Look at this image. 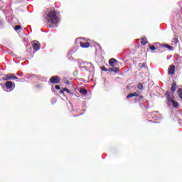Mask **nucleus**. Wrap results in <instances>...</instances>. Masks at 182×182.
Here are the masks:
<instances>
[{"mask_svg": "<svg viewBox=\"0 0 182 182\" xmlns=\"http://www.w3.org/2000/svg\"><path fill=\"white\" fill-rule=\"evenodd\" d=\"M46 19L48 23L51 25H57L58 22H59V18H58V14L55 10H51L47 14Z\"/></svg>", "mask_w": 182, "mask_h": 182, "instance_id": "nucleus-1", "label": "nucleus"}, {"mask_svg": "<svg viewBox=\"0 0 182 182\" xmlns=\"http://www.w3.org/2000/svg\"><path fill=\"white\" fill-rule=\"evenodd\" d=\"M108 63L109 66H111V68L109 69V72H114V73H119V72H120V68L116 67L119 65V61H117V60L111 58L109 60Z\"/></svg>", "mask_w": 182, "mask_h": 182, "instance_id": "nucleus-2", "label": "nucleus"}, {"mask_svg": "<svg viewBox=\"0 0 182 182\" xmlns=\"http://www.w3.org/2000/svg\"><path fill=\"white\" fill-rule=\"evenodd\" d=\"M18 80V77H16L15 74H11V73L6 75L3 77V80Z\"/></svg>", "mask_w": 182, "mask_h": 182, "instance_id": "nucleus-3", "label": "nucleus"}, {"mask_svg": "<svg viewBox=\"0 0 182 182\" xmlns=\"http://www.w3.org/2000/svg\"><path fill=\"white\" fill-rule=\"evenodd\" d=\"M49 82L52 85H58V83H60V77L58 75L52 77L50 78Z\"/></svg>", "mask_w": 182, "mask_h": 182, "instance_id": "nucleus-4", "label": "nucleus"}, {"mask_svg": "<svg viewBox=\"0 0 182 182\" xmlns=\"http://www.w3.org/2000/svg\"><path fill=\"white\" fill-rule=\"evenodd\" d=\"M176 72V66L175 65H169L168 68V75H171L173 76L174 75V73Z\"/></svg>", "mask_w": 182, "mask_h": 182, "instance_id": "nucleus-5", "label": "nucleus"}, {"mask_svg": "<svg viewBox=\"0 0 182 182\" xmlns=\"http://www.w3.org/2000/svg\"><path fill=\"white\" fill-rule=\"evenodd\" d=\"M140 95V92L136 91L135 92L133 93H129L127 96V99H132V97H136L137 96Z\"/></svg>", "mask_w": 182, "mask_h": 182, "instance_id": "nucleus-6", "label": "nucleus"}, {"mask_svg": "<svg viewBox=\"0 0 182 182\" xmlns=\"http://www.w3.org/2000/svg\"><path fill=\"white\" fill-rule=\"evenodd\" d=\"M6 89H14V82L12 81H7L5 82Z\"/></svg>", "mask_w": 182, "mask_h": 182, "instance_id": "nucleus-7", "label": "nucleus"}, {"mask_svg": "<svg viewBox=\"0 0 182 182\" xmlns=\"http://www.w3.org/2000/svg\"><path fill=\"white\" fill-rule=\"evenodd\" d=\"M33 49H34V50H39L41 49V43H33Z\"/></svg>", "mask_w": 182, "mask_h": 182, "instance_id": "nucleus-8", "label": "nucleus"}, {"mask_svg": "<svg viewBox=\"0 0 182 182\" xmlns=\"http://www.w3.org/2000/svg\"><path fill=\"white\" fill-rule=\"evenodd\" d=\"M176 90H177V83H176V81H173L171 87V90L172 93H174Z\"/></svg>", "mask_w": 182, "mask_h": 182, "instance_id": "nucleus-9", "label": "nucleus"}, {"mask_svg": "<svg viewBox=\"0 0 182 182\" xmlns=\"http://www.w3.org/2000/svg\"><path fill=\"white\" fill-rule=\"evenodd\" d=\"M80 45L81 48H89V46H90V43L89 42H80Z\"/></svg>", "mask_w": 182, "mask_h": 182, "instance_id": "nucleus-10", "label": "nucleus"}, {"mask_svg": "<svg viewBox=\"0 0 182 182\" xmlns=\"http://www.w3.org/2000/svg\"><path fill=\"white\" fill-rule=\"evenodd\" d=\"M80 93L84 95V96H86V95H87V90H86L85 87H81L80 89Z\"/></svg>", "mask_w": 182, "mask_h": 182, "instance_id": "nucleus-11", "label": "nucleus"}, {"mask_svg": "<svg viewBox=\"0 0 182 182\" xmlns=\"http://www.w3.org/2000/svg\"><path fill=\"white\" fill-rule=\"evenodd\" d=\"M166 99H167L168 103L171 102V100H174L171 99V97H170V92H166Z\"/></svg>", "mask_w": 182, "mask_h": 182, "instance_id": "nucleus-12", "label": "nucleus"}, {"mask_svg": "<svg viewBox=\"0 0 182 182\" xmlns=\"http://www.w3.org/2000/svg\"><path fill=\"white\" fill-rule=\"evenodd\" d=\"M146 43H147V39L146 38H142L141 39V45H142V46H146Z\"/></svg>", "mask_w": 182, "mask_h": 182, "instance_id": "nucleus-13", "label": "nucleus"}, {"mask_svg": "<svg viewBox=\"0 0 182 182\" xmlns=\"http://www.w3.org/2000/svg\"><path fill=\"white\" fill-rule=\"evenodd\" d=\"M177 94H178V97H180V99H181V100H182V88H178L177 90Z\"/></svg>", "mask_w": 182, "mask_h": 182, "instance_id": "nucleus-14", "label": "nucleus"}, {"mask_svg": "<svg viewBox=\"0 0 182 182\" xmlns=\"http://www.w3.org/2000/svg\"><path fill=\"white\" fill-rule=\"evenodd\" d=\"M162 46L163 48H166V49H168V50H173V47H171V46L170 45L164 44Z\"/></svg>", "mask_w": 182, "mask_h": 182, "instance_id": "nucleus-15", "label": "nucleus"}, {"mask_svg": "<svg viewBox=\"0 0 182 182\" xmlns=\"http://www.w3.org/2000/svg\"><path fill=\"white\" fill-rule=\"evenodd\" d=\"M138 66L141 68V69H144V68H146V63H139Z\"/></svg>", "mask_w": 182, "mask_h": 182, "instance_id": "nucleus-16", "label": "nucleus"}, {"mask_svg": "<svg viewBox=\"0 0 182 182\" xmlns=\"http://www.w3.org/2000/svg\"><path fill=\"white\" fill-rule=\"evenodd\" d=\"M171 103L173 107H178V102H176L175 100H171Z\"/></svg>", "mask_w": 182, "mask_h": 182, "instance_id": "nucleus-17", "label": "nucleus"}, {"mask_svg": "<svg viewBox=\"0 0 182 182\" xmlns=\"http://www.w3.org/2000/svg\"><path fill=\"white\" fill-rule=\"evenodd\" d=\"M173 42L174 43H176V44L178 43V36L177 35H175L173 38Z\"/></svg>", "mask_w": 182, "mask_h": 182, "instance_id": "nucleus-18", "label": "nucleus"}, {"mask_svg": "<svg viewBox=\"0 0 182 182\" xmlns=\"http://www.w3.org/2000/svg\"><path fill=\"white\" fill-rule=\"evenodd\" d=\"M20 29H22V26L17 25L15 26L14 30L15 31H20Z\"/></svg>", "mask_w": 182, "mask_h": 182, "instance_id": "nucleus-19", "label": "nucleus"}, {"mask_svg": "<svg viewBox=\"0 0 182 182\" xmlns=\"http://www.w3.org/2000/svg\"><path fill=\"white\" fill-rule=\"evenodd\" d=\"M137 87L139 90H143V84L141 83H139L138 85H137Z\"/></svg>", "mask_w": 182, "mask_h": 182, "instance_id": "nucleus-20", "label": "nucleus"}, {"mask_svg": "<svg viewBox=\"0 0 182 182\" xmlns=\"http://www.w3.org/2000/svg\"><path fill=\"white\" fill-rule=\"evenodd\" d=\"M100 69H101V70H103L104 72H107V70L109 71V69L106 68V67H105V66H101Z\"/></svg>", "mask_w": 182, "mask_h": 182, "instance_id": "nucleus-21", "label": "nucleus"}, {"mask_svg": "<svg viewBox=\"0 0 182 182\" xmlns=\"http://www.w3.org/2000/svg\"><path fill=\"white\" fill-rule=\"evenodd\" d=\"M64 83H65V85H70V82H69L68 78H64Z\"/></svg>", "mask_w": 182, "mask_h": 182, "instance_id": "nucleus-22", "label": "nucleus"}, {"mask_svg": "<svg viewBox=\"0 0 182 182\" xmlns=\"http://www.w3.org/2000/svg\"><path fill=\"white\" fill-rule=\"evenodd\" d=\"M63 91L66 92L67 93H69L70 95H72L70 91H69V89H68L67 87H63Z\"/></svg>", "mask_w": 182, "mask_h": 182, "instance_id": "nucleus-23", "label": "nucleus"}, {"mask_svg": "<svg viewBox=\"0 0 182 182\" xmlns=\"http://www.w3.org/2000/svg\"><path fill=\"white\" fill-rule=\"evenodd\" d=\"M143 99H144V97L143 95H140L138 97V100L139 102H141V100H143Z\"/></svg>", "mask_w": 182, "mask_h": 182, "instance_id": "nucleus-24", "label": "nucleus"}, {"mask_svg": "<svg viewBox=\"0 0 182 182\" xmlns=\"http://www.w3.org/2000/svg\"><path fill=\"white\" fill-rule=\"evenodd\" d=\"M149 48L151 50H156V47L154 46H151Z\"/></svg>", "mask_w": 182, "mask_h": 182, "instance_id": "nucleus-25", "label": "nucleus"}, {"mask_svg": "<svg viewBox=\"0 0 182 182\" xmlns=\"http://www.w3.org/2000/svg\"><path fill=\"white\" fill-rule=\"evenodd\" d=\"M55 89H56V90H60V86L55 85Z\"/></svg>", "mask_w": 182, "mask_h": 182, "instance_id": "nucleus-26", "label": "nucleus"}, {"mask_svg": "<svg viewBox=\"0 0 182 182\" xmlns=\"http://www.w3.org/2000/svg\"><path fill=\"white\" fill-rule=\"evenodd\" d=\"M65 93V91L63 90V88L60 90V95H63Z\"/></svg>", "mask_w": 182, "mask_h": 182, "instance_id": "nucleus-27", "label": "nucleus"}, {"mask_svg": "<svg viewBox=\"0 0 182 182\" xmlns=\"http://www.w3.org/2000/svg\"><path fill=\"white\" fill-rule=\"evenodd\" d=\"M148 122H149L150 123H156V122H153L151 120H148Z\"/></svg>", "mask_w": 182, "mask_h": 182, "instance_id": "nucleus-28", "label": "nucleus"}, {"mask_svg": "<svg viewBox=\"0 0 182 182\" xmlns=\"http://www.w3.org/2000/svg\"><path fill=\"white\" fill-rule=\"evenodd\" d=\"M0 25H2V21L0 20Z\"/></svg>", "mask_w": 182, "mask_h": 182, "instance_id": "nucleus-29", "label": "nucleus"}]
</instances>
